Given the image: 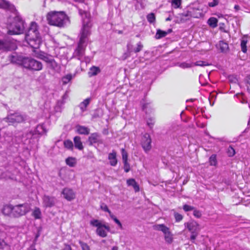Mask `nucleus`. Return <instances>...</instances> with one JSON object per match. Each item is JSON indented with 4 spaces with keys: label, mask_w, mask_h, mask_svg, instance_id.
Segmentation results:
<instances>
[{
    "label": "nucleus",
    "mask_w": 250,
    "mask_h": 250,
    "mask_svg": "<svg viewBox=\"0 0 250 250\" xmlns=\"http://www.w3.org/2000/svg\"><path fill=\"white\" fill-rule=\"evenodd\" d=\"M25 40L34 49H38L42 43V38L39 31V26L35 21L30 23L25 33Z\"/></svg>",
    "instance_id": "obj_1"
},
{
    "label": "nucleus",
    "mask_w": 250,
    "mask_h": 250,
    "mask_svg": "<svg viewBox=\"0 0 250 250\" xmlns=\"http://www.w3.org/2000/svg\"><path fill=\"white\" fill-rule=\"evenodd\" d=\"M48 23L59 27H64L69 22V19L63 11H50L46 15Z\"/></svg>",
    "instance_id": "obj_2"
},
{
    "label": "nucleus",
    "mask_w": 250,
    "mask_h": 250,
    "mask_svg": "<svg viewBox=\"0 0 250 250\" xmlns=\"http://www.w3.org/2000/svg\"><path fill=\"white\" fill-rule=\"evenodd\" d=\"M13 13L15 15L13 19V21L10 23L7 34L10 35L22 34L25 29V22L17 10Z\"/></svg>",
    "instance_id": "obj_3"
},
{
    "label": "nucleus",
    "mask_w": 250,
    "mask_h": 250,
    "mask_svg": "<svg viewBox=\"0 0 250 250\" xmlns=\"http://www.w3.org/2000/svg\"><path fill=\"white\" fill-rule=\"evenodd\" d=\"M87 29V27L84 26L83 30L81 31L80 41L75 50L74 54L80 60L84 55L87 38L90 34V31H88Z\"/></svg>",
    "instance_id": "obj_4"
},
{
    "label": "nucleus",
    "mask_w": 250,
    "mask_h": 250,
    "mask_svg": "<svg viewBox=\"0 0 250 250\" xmlns=\"http://www.w3.org/2000/svg\"><path fill=\"white\" fill-rule=\"evenodd\" d=\"M22 66L32 71H40L43 67L42 64L41 62L31 57L24 58L22 61Z\"/></svg>",
    "instance_id": "obj_5"
},
{
    "label": "nucleus",
    "mask_w": 250,
    "mask_h": 250,
    "mask_svg": "<svg viewBox=\"0 0 250 250\" xmlns=\"http://www.w3.org/2000/svg\"><path fill=\"white\" fill-rule=\"evenodd\" d=\"M30 209L29 205L28 203H24L13 206V217L18 218L25 215Z\"/></svg>",
    "instance_id": "obj_6"
},
{
    "label": "nucleus",
    "mask_w": 250,
    "mask_h": 250,
    "mask_svg": "<svg viewBox=\"0 0 250 250\" xmlns=\"http://www.w3.org/2000/svg\"><path fill=\"white\" fill-rule=\"evenodd\" d=\"M185 226L191 233L190 238V240L192 243H194L195 240L200 230L199 224L194 221H191L185 223Z\"/></svg>",
    "instance_id": "obj_7"
},
{
    "label": "nucleus",
    "mask_w": 250,
    "mask_h": 250,
    "mask_svg": "<svg viewBox=\"0 0 250 250\" xmlns=\"http://www.w3.org/2000/svg\"><path fill=\"white\" fill-rule=\"evenodd\" d=\"M155 230H160L164 234L165 240L166 242L171 244L173 241L172 234L169 230V229L164 224H158L153 226Z\"/></svg>",
    "instance_id": "obj_8"
},
{
    "label": "nucleus",
    "mask_w": 250,
    "mask_h": 250,
    "mask_svg": "<svg viewBox=\"0 0 250 250\" xmlns=\"http://www.w3.org/2000/svg\"><path fill=\"white\" fill-rule=\"evenodd\" d=\"M16 48V44L12 40L9 38H5L3 40L0 39V51H11L15 50Z\"/></svg>",
    "instance_id": "obj_9"
},
{
    "label": "nucleus",
    "mask_w": 250,
    "mask_h": 250,
    "mask_svg": "<svg viewBox=\"0 0 250 250\" xmlns=\"http://www.w3.org/2000/svg\"><path fill=\"white\" fill-rule=\"evenodd\" d=\"M24 120V117L19 113L11 114L4 119L5 122L11 124L20 123L22 122Z\"/></svg>",
    "instance_id": "obj_10"
},
{
    "label": "nucleus",
    "mask_w": 250,
    "mask_h": 250,
    "mask_svg": "<svg viewBox=\"0 0 250 250\" xmlns=\"http://www.w3.org/2000/svg\"><path fill=\"white\" fill-rule=\"evenodd\" d=\"M79 13L82 16L83 19V27L81 31L83 30L84 25H85V26H86L88 28V31H90V29L92 26V23L91 22L89 14L82 9L79 10Z\"/></svg>",
    "instance_id": "obj_11"
},
{
    "label": "nucleus",
    "mask_w": 250,
    "mask_h": 250,
    "mask_svg": "<svg viewBox=\"0 0 250 250\" xmlns=\"http://www.w3.org/2000/svg\"><path fill=\"white\" fill-rule=\"evenodd\" d=\"M151 139L148 133L144 135L142 138L141 145L144 151L148 152L151 148Z\"/></svg>",
    "instance_id": "obj_12"
},
{
    "label": "nucleus",
    "mask_w": 250,
    "mask_h": 250,
    "mask_svg": "<svg viewBox=\"0 0 250 250\" xmlns=\"http://www.w3.org/2000/svg\"><path fill=\"white\" fill-rule=\"evenodd\" d=\"M6 233L0 230V250H10L9 246L5 242Z\"/></svg>",
    "instance_id": "obj_13"
},
{
    "label": "nucleus",
    "mask_w": 250,
    "mask_h": 250,
    "mask_svg": "<svg viewBox=\"0 0 250 250\" xmlns=\"http://www.w3.org/2000/svg\"><path fill=\"white\" fill-rule=\"evenodd\" d=\"M0 8L6 9L12 13L16 12L15 6L6 0H0Z\"/></svg>",
    "instance_id": "obj_14"
},
{
    "label": "nucleus",
    "mask_w": 250,
    "mask_h": 250,
    "mask_svg": "<svg viewBox=\"0 0 250 250\" xmlns=\"http://www.w3.org/2000/svg\"><path fill=\"white\" fill-rule=\"evenodd\" d=\"M46 68L51 70L54 73H59L61 71V66L53 59L46 64Z\"/></svg>",
    "instance_id": "obj_15"
},
{
    "label": "nucleus",
    "mask_w": 250,
    "mask_h": 250,
    "mask_svg": "<svg viewBox=\"0 0 250 250\" xmlns=\"http://www.w3.org/2000/svg\"><path fill=\"white\" fill-rule=\"evenodd\" d=\"M24 57L18 55L14 53L8 57L9 61L12 63L20 64L22 66V61Z\"/></svg>",
    "instance_id": "obj_16"
},
{
    "label": "nucleus",
    "mask_w": 250,
    "mask_h": 250,
    "mask_svg": "<svg viewBox=\"0 0 250 250\" xmlns=\"http://www.w3.org/2000/svg\"><path fill=\"white\" fill-rule=\"evenodd\" d=\"M47 130L43 124L38 125L34 130L30 131V133L32 136L36 135H42L46 134Z\"/></svg>",
    "instance_id": "obj_17"
},
{
    "label": "nucleus",
    "mask_w": 250,
    "mask_h": 250,
    "mask_svg": "<svg viewBox=\"0 0 250 250\" xmlns=\"http://www.w3.org/2000/svg\"><path fill=\"white\" fill-rule=\"evenodd\" d=\"M105 230L109 231L110 230V227L105 224H103L99 228H97L96 233L101 237H105L107 236Z\"/></svg>",
    "instance_id": "obj_18"
},
{
    "label": "nucleus",
    "mask_w": 250,
    "mask_h": 250,
    "mask_svg": "<svg viewBox=\"0 0 250 250\" xmlns=\"http://www.w3.org/2000/svg\"><path fill=\"white\" fill-rule=\"evenodd\" d=\"M56 199L53 197L44 195L43 197V203L46 208H51L55 204Z\"/></svg>",
    "instance_id": "obj_19"
},
{
    "label": "nucleus",
    "mask_w": 250,
    "mask_h": 250,
    "mask_svg": "<svg viewBox=\"0 0 250 250\" xmlns=\"http://www.w3.org/2000/svg\"><path fill=\"white\" fill-rule=\"evenodd\" d=\"M63 197L68 201H71L75 198V195L73 191L70 188H65L62 191Z\"/></svg>",
    "instance_id": "obj_20"
},
{
    "label": "nucleus",
    "mask_w": 250,
    "mask_h": 250,
    "mask_svg": "<svg viewBox=\"0 0 250 250\" xmlns=\"http://www.w3.org/2000/svg\"><path fill=\"white\" fill-rule=\"evenodd\" d=\"M100 135L98 133H93L91 134L88 139V142L89 146H92L93 144L100 143L102 141L100 139Z\"/></svg>",
    "instance_id": "obj_21"
},
{
    "label": "nucleus",
    "mask_w": 250,
    "mask_h": 250,
    "mask_svg": "<svg viewBox=\"0 0 250 250\" xmlns=\"http://www.w3.org/2000/svg\"><path fill=\"white\" fill-rule=\"evenodd\" d=\"M37 57L40 59L44 61L46 63V64L49 63V62H50L52 59H53V57L50 55L42 51L40 52L38 54Z\"/></svg>",
    "instance_id": "obj_22"
},
{
    "label": "nucleus",
    "mask_w": 250,
    "mask_h": 250,
    "mask_svg": "<svg viewBox=\"0 0 250 250\" xmlns=\"http://www.w3.org/2000/svg\"><path fill=\"white\" fill-rule=\"evenodd\" d=\"M77 132L79 134L88 135L90 133V129L87 127L77 125L76 126Z\"/></svg>",
    "instance_id": "obj_23"
},
{
    "label": "nucleus",
    "mask_w": 250,
    "mask_h": 250,
    "mask_svg": "<svg viewBox=\"0 0 250 250\" xmlns=\"http://www.w3.org/2000/svg\"><path fill=\"white\" fill-rule=\"evenodd\" d=\"M108 159L109 160V163L112 166H115L117 164V160L116 158V152L113 151L108 154Z\"/></svg>",
    "instance_id": "obj_24"
},
{
    "label": "nucleus",
    "mask_w": 250,
    "mask_h": 250,
    "mask_svg": "<svg viewBox=\"0 0 250 250\" xmlns=\"http://www.w3.org/2000/svg\"><path fill=\"white\" fill-rule=\"evenodd\" d=\"M13 208L12 205L4 206L2 209V212L5 215H11L13 216Z\"/></svg>",
    "instance_id": "obj_25"
},
{
    "label": "nucleus",
    "mask_w": 250,
    "mask_h": 250,
    "mask_svg": "<svg viewBox=\"0 0 250 250\" xmlns=\"http://www.w3.org/2000/svg\"><path fill=\"white\" fill-rule=\"evenodd\" d=\"M126 183L128 186L133 187L135 192H138L139 191V186L135 179L133 178L129 179L127 180Z\"/></svg>",
    "instance_id": "obj_26"
},
{
    "label": "nucleus",
    "mask_w": 250,
    "mask_h": 250,
    "mask_svg": "<svg viewBox=\"0 0 250 250\" xmlns=\"http://www.w3.org/2000/svg\"><path fill=\"white\" fill-rule=\"evenodd\" d=\"M74 143L75 147L81 150L83 148V146L81 142V137L80 136H76L74 138Z\"/></svg>",
    "instance_id": "obj_27"
},
{
    "label": "nucleus",
    "mask_w": 250,
    "mask_h": 250,
    "mask_svg": "<svg viewBox=\"0 0 250 250\" xmlns=\"http://www.w3.org/2000/svg\"><path fill=\"white\" fill-rule=\"evenodd\" d=\"M101 72V70L99 67L93 66L90 69L88 72L89 77H91L97 75Z\"/></svg>",
    "instance_id": "obj_28"
},
{
    "label": "nucleus",
    "mask_w": 250,
    "mask_h": 250,
    "mask_svg": "<svg viewBox=\"0 0 250 250\" xmlns=\"http://www.w3.org/2000/svg\"><path fill=\"white\" fill-rule=\"evenodd\" d=\"M90 101V98H87L80 104L79 106L82 111L83 112L86 110L87 105L89 104Z\"/></svg>",
    "instance_id": "obj_29"
},
{
    "label": "nucleus",
    "mask_w": 250,
    "mask_h": 250,
    "mask_svg": "<svg viewBox=\"0 0 250 250\" xmlns=\"http://www.w3.org/2000/svg\"><path fill=\"white\" fill-rule=\"evenodd\" d=\"M218 20L214 17L210 18L208 21V23L212 28L217 26Z\"/></svg>",
    "instance_id": "obj_30"
},
{
    "label": "nucleus",
    "mask_w": 250,
    "mask_h": 250,
    "mask_svg": "<svg viewBox=\"0 0 250 250\" xmlns=\"http://www.w3.org/2000/svg\"><path fill=\"white\" fill-rule=\"evenodd\" d=\"M167 35V32L166 31H164L161 30L160 29H158L157 31L156 34L155 35V38L157 39H160L162 38L165 37Z\"/></svg>",
    "instance_id": "obj_31"
},
{
    "label": "nucleus",
    "mask_w": 250,
    "mask_h": 250,
    "mask_svg": "<svg viewBox=\"0 0 250 250\" xmlns=\"http://www.w3.org/2000/svg\"><path fill=\"white\" fill-rule=\"evenodd\" d=\"M219 45L220 49L222 52H226L229 49L228 44L224 41H220Z\"/></svg>",
    "instance_id": "obj_32"
},
{
    "label": "nucleus",
    "mask_w": 250,
    "mask_h": 250,
    "mask_svg": "<svg viewBox=\"0 0 250 250\" xmlns=\"http://www.w3.org/2000/svg\"><path fill=\"white\" fill-rule=\"evenodd\" d=\"M73 76L71 74H67L63 76L62 79V81L63 85L68 83L72 79Z\"/></svg>",
    "instance_id": "obj_33"
},
{
    "label": "nucleus",
    "mask_w": 250,
    "mask_h": 250,
    "mask_svg": "<svg viewBox=\"0 0 250 250\" xmlns=\"http://www.w3.org/2000/svg\"><path fill=\"white\" fill-rule=\"evenodd\" d=\"M32 215L36 219H40L41 217V211L39 208H35L32 212Z\"/></svg>",
    "instance_id": "obj_34"
},
{
    "label": "nucleus",
    "mask_w": 250,
    "mask_h": 250,
    "mask_svg": "<svg viewBox=\"0 0 250 250\" xmlns=\"http://www.w3.org/2000/svg\"><path fill=\"white\" fill-rule=\"evenodd\" d=\"M65 162L67 165L70 167H74L76 163V159L73 157H68L65 160Z\"/></svg>",
    "instance_id": "obj_35"
},
{
    "label": "nucleus",
    "mask_w": 250,
    "mask_h": 250,
    "mask_svg": "<svg viewBox=\"0 0 250 250\" xmlns=\"http://www.w3.org/2000/svg\"><path fill=\"white\" fill-rule=\"evenodd\" d=\"M177 65L181 68L185 69L193 66V63H187L186 62H183L181 63H178Z\"/></svg>",
    "instance_id": "obj_36"
},
{
    "label": "nucleus",
    "mask_w": 250,
    "mask_h": 250,
    "mask_svg": "<svg viewBox=\"0 0 250 250\" xmlns=\"http://www.w3.org/2000/svg\"><path fill=\"white\" fill-rule=\"evenodd\" d=\"M64 146L65 148L72 150L73 148V144L71 141L69 140H67L64 141L63 142Z\"/></svg>",
    "instance_id": "obj_37"
},
{
    "label": "nucleus",
    "mask_w": 250,
    "mask_h": 250,
    "mask_svg": "<svg viewBox=\"0 0 250 250\" xmlns=\"http://www.w3.org/2000/svg\"><path fill=\"white\" fill-rule=\"evenodd\" d=\"M247 40L246 39H243L241 42V50L243 53H246L247 51Z\"/></svg>",
    "instance_id": "obj_38"
},
{
    "label": "nucleus",
    "mask_w": 250,
    "mask_h": 250,
    "mask_svg": "<svg viewBox=\"0 0 250 250\" xmlns=\"http://www.w3.org/2000/svg\"><path fill=\"white\" fill-rule=\"evenodd\" d=\"M209 163L211 166H215L217 164L216 155L212 154L209 159Z\"/></svg>",
    "instance_id": "obj_39"
},
{
    "label": "nucleus",
    "mask_w": 250,
    "mask_h": 250,
    "mask_svg": "<svg viewBox=\"0 0 250 250\" xmlns=\"http://www.w3.org/2000/svg\"><path fill=\"white\" fill-rule=\"evenodd\" d=\"M131 45L128 44L127 45V52H125L122 58L123 60H125L127 58L129 57L130 56V53L132 51L131 48H130Z\"/></svg>",
    "instance_id": "obj_40"
},
{
    "label": "nucleus",
    "mask_w": 250,
    "mask_h": 250,
    "mask_svg": "<svg viewBox=\"0 0 250 250\" xmlns=\"http://www.w3.org/2000/svg\"><path fill=\"white\" fill-rule=\"evenodd\" d=\"M90 224L91 225L96 227L97 228H99L101 226H102L103 224H102L99 220L97 219H94L92 220H91L90 222Z\"/></svg>",
    "instance_id": "obj_41"
},
{
    "label": "nucleus",
    "mask_w": 250,
    "mask_h": 250,
    "mask_svg": "<svg viewBox=\"0 0 250 250\" xmlns=\"http://www.w3.org/2000/svg\"><path fill=\"white\" fill-rule=\"evenodd\" d=\"M210 65V64L208 63L207 62L199 61L193 63V66H208Z\"/></svg>",
    "instance_id": "obj_42"
},
{
    "label": "nucleus",
    "mask_w": 250,
    "mask_h": 250,
    "mask_svg": "<svg viewBox=\"0 0 250 250\" xmlns=\"http://www.w3.org/2000/svg\"><path fill=\"white\" fill-rule=\"evenodd\" d=\"M147 20L151 23H153L155 21V16L154 14L151 13L147 15Z\"/></svg>",
    "instance_id": "obj_43"
},
{
    "label": "nucleus",
    "mask_w": 250,
    "mask_h": 250,
    "mask_svg": "<svg viewBox=\"0 0 250 250\" xmlns=\"http://www.w3.org/2000/svg\"><path fill=\"white\" fill-rule=\"evenodd\" d=\"M100 208L103 211L108 212L109 213V216H110V215L112 214L111 211L108 209V208L107 206V205L104 203H102L101 204Z\"/></svg>",
    "instance_id": "obj_44"
},
{
    "label": "nucleus",
    "mask_w": 250,
    "mask_h": 250,
    "mask_svg": "<svg viewBox=\"0 0 250 250\" xmlns=\"http://www.w3.org/2000/svg\"><path fill=\"white\" fill-rule=\"evenodd\" d=\"M79 243L80 244V245L82 249V250H90L89 247L86 243H85L81 240H80L79 241Z\"/></svg>",
    "instance_id": "obj_45"
},
{
    "label": "nucleus",
    "mask_w": 250,
    "mask_h": 250,
    "mask_svg": "<svg viewBox=\"0 0 250 250\" xmlns=\"http://www.w3.org/2000/svg\"><path fill=\"white\" fill-rule=\"evenodd\" d=\"M227 153L229 157H232L235 154V151L234 149L231 146H229L228 147Z\"/></svg>",
    "instance_id": "obj_46"
},
{
    "label": "nucleus",
    "mask_w": 250,
    "mask_h": 250,
    "mask_svg": "<svg viewBox=\"0 0 250 250\" xmlns=\"http://www.w3.org/2000/svg\"><path fill=\"white\" fill-rule=\"evenodd\" d=\"M122 156L123 162L127 161L128 154L124 148L122 149Z\"/></svg>",
    "instance_id": "obj_47"
},
{
    "label": "nucleus",
    "mask_w": 250,
    "mask_h": 250,
    "mask_svg": "<svg viewBox=\"0 0 250 250\" xmlns=\"http://www.w3.org/2000/svg\"><path fill=\"white\" fill-rule=\"evenodd\" d=\"M171 3L175 8H179L181 4V0H172Z\"/></svg>",
    "instance_id": "obj_48"
},
{
    "label": "nucleus",
    "mask_w": 250,
    "mask_h": 250,
    "mask_svg": "<svg viewBox=\"0 0 250 250\" xmlns=\"http://www.w3.org/2000/svg\"><path fill=\"white\" fill-rule=\"evenodd\" d=\"M110 218L113 219L114 222L119 226V227L122 229V225L120 221L117 218L116 216H115L113 214H111L110 216Z\"/></svg>",
    "instance_id": "obj_49"
},
{
    "label": "nucleus",
    "mask_w": 250,
    "mask_h": 250,
    "mask_svg": "<svg viewBox=\"0 0 250 250\" xmlns=\"http://www.w3.org/2000/svg\"><path fill=\"white\" fill-rule=\"evenodd\" d=\"M155 119L153 118H148L147 120V125L150 128L153 127Z\"/></svg>",
    "instance_id": "obj_50"
},
{
    "label": "nucleus",
    "mask_w": 250,
    "mask_h": 250,
    "mask_svg": "<svg viewBox=\"0 0 250 250\" xmlns=\"http://www.w3.org/2000/svg\"><path fill=\"white\" fill-rule=\"evenodd\" d=\"M182 17H187L188 19L189 18L193 17V15L191 11H187L186 12L182 13ZM193 17H194V16H193ZM195 18H197V17H195Z\"/></svg>",
    "instance_id": "obj_51"
},
{
    "label": "nucleus",
    "mask_w": 250,
    "mask_h": 250,
    "mask_svg": "<svg viewBox=\"0 0 250 250\" xmlns=\"http://www.w3.org/2000/svg\"><path fill=\"white\" fill-rule=\"evenodd\" d=\"M124 168L125 172H128L130 170V165L127 161L123 162Z\"/></svg>",
    "instance_id": "obj_52"
},
{
    "label": "nucleus",
    "mask_w": 250,
    "mask_h": 250,
    "mask_svg": "<svg viewBox=\"0 0 250 250\" xmlns=\"http://www.w3.org/2000/svg\"><path fill=\"white\" fill-rule=\"evenodd\" d=\"M143 48V45L142 44V43L141 42H139L137 43V48H135L133 51L135 53L139 52L140 51H141L142 50Z\"/></svg>",
    "instance_id": "obj_53"
},
{
    "label": "nucleus",
    "mask_w": 250,
    "mask_h": 250,
    "mask_svg": "<svg viewBox=\"0 0 250 250\" xmlns=\"http://www.w3.org/2000/svg\"><path fill=\"white\" fill-rule=\"evenodd\" d=\"M183 208L185 211L187 212L191 210H193L194 209V207L188 205H185L183 206Z\"/></svg>",
    "instance_id": "obj_54"
},
{
    "label": "nucleus",
    "mask_w": 250,
    "mask_h": 250,
    "mask_svg": "<svg viewBox=\"0 0 250 250\" xmlns=\"http://www.w3.org/2000/svg\"><path fill=\"white\" fill-rule=\"evenodd\" d=\"M174 215L176 222H180L183 219V216L177 212L174 213Z\"/></svg>",
    "instance_id": "obj_55"
},
{
    "label": "nucleus",
    "mask_w": 250,
    "mask_h": 250,
    "mask_svg": "<svg viewBox=\"0 0 250 250\" xmlns=\"http://www.w3.org/2000/svg\"><path fill=\"white\" fill-rule=\"evenodd\" d=\"M193 215L196 217V218H199L201 217L202 216V213H201V212L198 210H197L196 209L194 208V209L193 210Z\"/></svg>",
    "instance_id": "obj_56"
},
{
    "label": "nucleus",
    "mask_w": 250,
    "mask_h": 250,
    "mask_svg": "<svg viewBox=\"0 0 250 250\" xmlns=\"http://www.w3.org/2000/svg\"><path fill=\"white\" fill-rule=\"evenodd\" d=\"M219 3L218 0H213L212 2H210L208 3V5L209 7H215Z\"/></svg>",
    "instance_id": "obj_57"
},
{
    "label": "nucleus",
    "mask_w": 250,
    "mask_h": 250,
    "mask_svg": "<svg viewBox=\"0 0 250 250\" xmlns=\"http://www.w3.org/2000/svg\"><path fill=\"white\" fill-rule=\"evenodd\" d=\"M64 103H65V101L62 99L61 100H59L57 102V105L59 107H61L64 104Z\"/></svg>",
    "instance_id": "obj_58"
},
{
    "label": "nucleus",
    "mask_w": 250,
    "mask_h": 250,
    "mask_svg": "<svg viewBox=\"0 0 250 250\" xmlns=\"http://www.w3.org/2000/svg\"><path fill=\"white\" fill-rule=\"evenodd\" d=\"M62 250H72V249L70 245L65 244V248Z\"/></svg>",
    "instance_id": "obj_59"
},
{
    "label": "nucleus",
    "mask_w": 250,
    "mask_h": 250,
    "mask_svg": "<svg viewBox=\"0 0 250 250\" xmlns=\"http://www.w3.org/2000/svg\"><path fill=\"white\" fill-rule=\"evenodd\" d=\"M68 97V95L66 92L62 96V100L65 101V100H66Z\"/></svg>",
    "instance_id": "obj_60"
},
{
    "label": "nucleus",
    "mask_w": 250,
    "mask_h": 250,
    "mask_svg": "<svg viewBox=\"0 0 250 250\" xmlns=\"http://www.w3.org/2000/svg\"><path fill=\"white\" fill-rule=\"evenodd\" d=\"M247 83L250 85V75L247 77Z\"/></svg>",
    "instance_id": "obj_61"
},
{
    "label": "nucleus",
    "mask_w": 250,
    "mask_h": 250,
    "mask_svg": "<svg viewBox=\"0 0 250 250\" xmlns=\"http://www.w3.org/2000/svg\"><path fill=\"white\" fill-rule=\"evenodd\" d=\"M234 8L236 11H238L240 9V6L238 5H235Z\"/></svg>",
    "instance_id": "obj_62"
},
{
    "label": "nucleus",
    "mask_w": 250,
    "mask_h": 250,
    "mask_svg": "<svg viewBox=\"0 0 250 250\" xmlns=\"http://www.w3.org/2000/svg\"><path fill=\"white\" fill-rule=\"evenodd\" d=\"M171 20V18L170 16H169L168 18H167L166 19V21H170Z\"/></svg>",
    "instance_id": "obj_63"
},
{
    "label": "nucleus",
    "mask_w": 250,
    "mask_h": 250,
    "mask_svg": "<svg viewBox=\"0 0 250 250\" xmlns=\"http://www.w3.org/2000/svg\"><path fill=\"white\" fill-rule=\"evenodd\" d=\"M112 250H118V247H113L112 248Z\"/></svg>",
    "instance_id": "obj_64"
}]
</instances>
